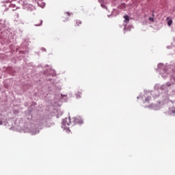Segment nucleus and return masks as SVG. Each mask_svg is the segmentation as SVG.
I'll return each mask as SVG.
<instances>
[{
  "instance_id": "nucleus-11",
  "label": "nucleus",
  "mask_w": 175,
  "mask_h": 175,
  "mask_svg": "<svg viewBox=\"0 0 175 175\" xmlns=\"http://www.w3.org/2000/svg\"><path fill=\"white\" fill-rule=\"evenodd\" d=\"M38 1H43V0H38Z\"/></svg>"
},
{
  "instance_id": "nucleus-5",
  "label": "nucleus",
  "mask_w": 175,
  "mask_h": 175,
  "mask_svg": "<svg viewBox=\"0 0 175 175\" xmlns=\"http://www.w3.org/2000/svg\"><path fill=\"white\" fill-rule=\"evenodd\" d=\"M82 24L81 21L78 20L74 21V26L75 27H80V25Z\"/></svg>"
},
{
  "instance_id": "nucleus-9",
  "label": "nucleus",
  "mask_w": 175,
  "mask_h": 175,
  "mask_svg": "<svg viewBox=\"0 0 175 175\" xmlns=\"http://www.w3.org/2000/svg\"><path fill=\"white\" fill-rule=\"evenodd\" d=\"M148 21H150V22H153L154 21V19L152 18H148Z\"/></svg>"
},
{
  "instance_id": "nucleus-8",
  "label": "nucleus",
  "mask_w": 175,
  "mask_h": 175,
  "mask_svg": "<svg viewBox=\"0 0 175 175\" xmlns=\"http://www.w3.org/2000/svg\"><path fill=\"white\" fill-rule=\"evenodd\" d=\"M172 23H173V21H172V20L168 21L167 24H168L169 27H170L172 25Z\"/></svg>"
},
{
  "instance_id": "nucleus-3",
  "label": "nucleus",
  "mask_w": 175,
  "mask_h": 175,
  "mask_svg": "<svg viewBox=\"0 0 175 175\" xmlns=\"http://www.w3.org/2000/svg\"><path fill=\"white\" fill-rule=\"evenodd\" d=\"M38 6L41 7L42 8H44L45 7L46 3L43 2V1H38Z\"/></svg>"
},
{
  "instance_id": "nucleus-2",
  "label": "nucleus",
  "mask_w": 175,
  "mask_h": 175,
  "mask_svg": "<svg viewBox=\"0 0 175 175\" xmlns=\"http://www.w3.org/2000/svg\"><path fill=\"white\" fill-rule=\"evenodd\" d=\"M70 120H71L70 118H66L64 120H63L62 124L64 125L65 126H69L70 124L72 123Z\"/></svg>"
},
{
  "instance_id": "nucleus-1",
  "label": "nucleus",
  "mask_w": 175,
  "mask_h": 175,
  "mask_svg": "<svg viewBox=\"0 0 175 175\" xmlns=\"http://www.w3.org/2000/svg\"><path fill=\"white\" fill-rule=\"evenodd\" d=\"M71 120H72L73 124L75 125L76 124L81 125L83 124V121L80 117L72 118Z\"/></svg>"
},
{
  "instance_id": "nucleus-7",
  "label": "nucleus",
  "mask_w": 175,
  "mask_h": 175,
  "mask_svg": "<svg viewBox=\"0 0 175 175\" xmlns=\"http://www.w3.org/2000/svg\"><path fill=\"white\" fill-rule=\"evenodd\" d=\"M81 92H77V93H76L77 98H81Z\"/></svg>"
},
{
  "instance_id": "nucleus-6",
  "label": "nucleus",
  "mask_w": 175,
  "mask_h": 175,
  "mask_svg": "<svg viewBox=\"0 0 175 175\" xmlns=\"http://www.w3.org/2000/svg\"><path fill=\"white\" fill-rule=\"evenodd\" d=\"M124 23H129V17L128 15H126L124 16Z\"/></svg>"
},
{
  "instance_id": "nucleus-12",
  "label": "nucleus",
  "mask_w": 175,
  "mask_h": 175,
  "mask_svg": "<svg viewBox=\"0 0 175 175\" xmlns=\"http://www.w3.org/2000/svg\"><path fill=\"white\" fill-rule=\"evenodd\" d=\"M148 100V98H146V101H147Z\"/></svg>"
},
{
  "instance_id": "nucleus-10",
  "label": "nucleus",
  "mask_w": 175,
  "mask_h": 175,
  "mask_svg": "<svg viewBox=\"0 0 175 175\" xmlns=\"http://www.w3.org/2000/svg\"><path fill=\"white\" fill-rule=\"evenodd\" d=\"M67 14H68V16H70V12H67Z\"/></svg>"
},
{
  "instance_id": "nucleus-4",
  "label": "nucleus",
  "mask_w": 175,
  "mask_h": 175,
  "mask_svg": "<svg viewBox=\"0 0 175 175\" xmlns=\"http://www.w3.org/2000/svg\"><path fill=\"white\" fill-rule=\"evenodd\" d=\"M43 21L40 19H38L36 21L35 25L36 27H40L42 25Z\"/></svg>"
}]
</instances>
